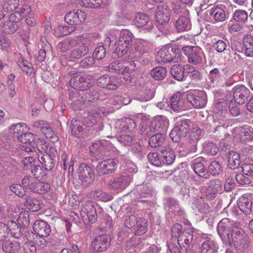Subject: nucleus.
I'll return each instance as SVG.
<instances>
[{
  "instance_id": "63",
  "label": "nucleus",
  "mask_w": 253,
  "mask_h": 253,
  "mask_svg": "<svg viewBox=\"0 0 253 253\" xmlns=\"http://www.w3.org/2000/svg\"><path fill=\"white\" fill-rule=\"evenodd\" d=\"M51 53V46L49 43L45 44L44 46L39 51L38 59L39 61H43L46 57Z\"/></svg>"
},
{
  "instance_id": "38",
  "label": "nucleus",
  "mask_w": 253,
  "mask_h": 253,
  "mask_svg": "<svg viewBox=\"0 0 253 253\" xmlns=\"http://www.w3.org/2000/svg\"><path fill=\"white\" fill-rule=\"evenodd\" d=\"M25 201V205L32 211H37L41 209V206L40 201L37 200L31 194H27L24 197Z\"/></svg>"
},
{
  "instance_id": "32",
  "label": "nucleus",
  "mask_w": 253,
  "mask_h": 253,
  "mask_svg": "<svg viewBox=\"0 0 253 253\" xmlns=\"http://www.w3.org/2000/svg\"><path fill=\"white\" fill-rule=\"evenodd\" d=\"M90 198L97 201L106 202L113 199V196L100 189L91 191L89 193Z\"/></svg>"
},
{
  "instance_id": "52",
  "label": "nucleus",
  "mask_w": 253,
  "mask_h": 253,
  "mask_svg": "<svg viewBox=\"0 0 253 253\" xmlns=\"http://www.w3.org/2000/svg\"><path fill=\"white\" fill-rule=\"evenodd\" d=\"M17 28V24L8 19L3 23L1 30L5 34H12L16 32Z\"/></svg>"
},
{
  "instance_id": "54",
  "label": "nucleus",
  "mask_w": 253,
  "mask_h": 253,
  "mask_svg": "<svg viewBox=\"0 0 253 253\" xmlns=\"http://www.w3.org/2000/svg\"><path fill=\"white\" fill-rule=\"evenodd\" d=\"M178 206V202L173 198L168 197L164 199V208L169 212H173Z\"/></svg>"
},
{
  "instance_id": "45",
  "label": "nucleus",
  "mask_w": 253,
  "mask_h": 253,
  "mask_svg": "<svg viewBox=\"0 0 253 253\" xmlns=\"http://www.w3.org/2000/svg\"><path fill=\"white\" fill-rule=\"evenodd\" d=\"M120 31L117 30H110L107 33V36L105 40L106 45L110 46L111 44L118 45V37L120 36Z\"/></svg>"
},
{
  "instance_id": "53",
  "label": "nucleus",
  "mask_w": 253,
  "mask_h": 253,
  "mask_svg": "<svg viewBox=\"0 0 253 253\" xmlns=\"http://www.w3.org/2000/svg\"><path fill=\"white\" fill-rule=\"evenodd\" d=\"M32 173L36 179L41 180L45 179L46 178L47 171L43 167L40 165H36L31 170Z\"/></svg>"
},
{
  "instance_id": "44",
  "label": "nucleus",
  "mask_w": 253,
  "mask_h": 253,
  "mask_svg": "<svg viewBox=\"0 0 253 253\" xmlns=\"http://www.w3.org/2000/svg\"><path fill=\"white\" fill-rule=\"evenodd\" d=\"M77 37L69 38L58 43L57 48L61 52H66L77 44Z\"/></svg>"
},
{
  "instance_id": "43",
  "label": "nucleus",
  "mask_w": 253,
  "mask_h": 253,
  "mask_svg": "<svg viewBox=\"0 0 253 253\" xmlns=\"http://www.w3.org/2000/svg\"><path fill=\"white\" fill-rule=\"evenodd\" d=\"M228 167L231 169L238 168L241 163L240 154L235 151H230L228 154Z\"/></svg>"
},
{
  "instance_id": "29",
  "label": "nucleus",
  "mask_w": 253,
  "mask_h": 253,
  "mask_svg": "<svg viewBox=\"0 0 253 253\" xmlns=\"http://www.w3.org/2000/svg\"><path fill=\"white\" fill-rule=\"evenodd\" d=\"M218 249L216 242L210 237L203 239L200 248L201 253H215Z\"/></svg>"
},
{
  "instance_id": "27",
  "label": "nucleus",
  "mask_w": 253,
  "mask_h": 253,
  "mask_svg": "<svg viewBox=\"0 0 253 253\" xmlns=\"http://www.w3.org/2000/svg\"><path fill=\"white\" fill-rule=\"evenodd\" d=\"M203 158L200 157L198 159L194 160L191 163L192 168L194 170L195 172L200 177L208 179L210 177V175L208 171L206 170L205 166L204 165Z\"/></svg>"
},
{
  "instance_id": "58",
  "label": "nucleus",
  "mask_w": 253,
  "mask_h": 253,
  "mask_svg": "<svg viewBox=\"0 0 253 253\" xmlns=\"http://www.w3.org/2000/svg\"><path fill=\"white\" fill-rule=\"evenodd\" d=\"M137 226L135 234L137 235H142L147 230V220L144 218H140L136 222Z\"/></svg>"
},
{
  "instance_id": "56",
  "label": "nucleus",
  "mask_w": 253,
  "mask_h": 253,
  "mask_svg": "<svg viewBox=\"0 0 253 253\" xmlns=\"http://www.w3.org/2000/svg\"><path fill=\"white\" fill-rule=\"evenodd\" d=\"M35 143V149H37L39 152V153L37 152V155L39 154L41 156L42 154H44L47 153L48 145L44 140L42 138H37V139L36 138Z\"/></svg>"
},
{
  "instance_id": "3",
  "label": "nucleus",
  "mask_w": 253,
  "mask_h": 253,
  "mask_svg": "<svg viewBox=\"0 0 253 253\" xmlns=\"http://www.w3.org/2000/svg\"><path fill=\"white\" fill-rule=\"evenodd\" d=\"M180 58L179 49L175 45L167 44L162 47L156 55L159 62H178Z\"/></svg>"
},
{
  "instance_id": "60",
  "label": "nucleus",
  "mask_w": 253,
  "mask_h": 253,
  "mask_svg": "<svg viewBox=\"0 0 253 253\" xmlns=\"http://www.w3.org/2000/svg\"><path fill=\"white\" fill-rule=\"evenodd\" d=\"M166 74V69L162 67H157L151 71V76L154 79L158 81L164 79Z\"/></svg>"
},
{
  "instance_id": "9",
  "label": "nucleus",
  "mask_w": 253,
  "mask_h": 253,
  "mask_svg": "<svg viewBox=\"0 0 253 253\" xmlns=\"http://www.w3.org/2000/svg\"><path fill=\"white\" fill-rule=\"evenodd\" d=\"M135 64L133 61H115L111 62L108 66V71L113 73H131L135 70Z\"/></svg>"
},
{
  "instance_id": "46",
  "label": "nucleus",
  "mask_w": 253,
  "mask_h": 253,
  "mask_svg": "<svg viewBox=\"0 0 253 253\" xmlns=\"http://www.w3.org/2000/svg\"><path fill=\"white\" fill-rule=\"evenodd\" d=\"M166 140V136L162 133H158L152 136L149 140V144L152 148L162 145Z\"/></svg>"
},
{
  "instance_id": "2",
  "label": "nucleus",
  "mask_w": 253,
  "mask_h": 253,
  "mask_svg": "<svg viewBox=\"0 0 253 253\" xmlns=\"http://www.w3.org/2000/svg\"><path fill=\"white\" fill-rule=\"evenodd\" d=\"M136 126V124L134 120L126 118L124 120L118 121L115 124L114 130L116 131L118 134H116L114 137L116 138L118 142L124 146L129 145L132 140L133 137L129 134H121L123 131L126 129L128 130H132Z\"/></svg>"
},
{
  "instance_id": "37",
  "label": "nucleus",
  "mask_w": 253,
  "mask_h": 253,
  "mask_svg": "<svg viewBox=\"0 0 253 253\" xmlns=\"http://www.w3.org/2000/svg\"><path fill=\"white\" fill-rule=\"evenodd\" d=\"M209 14L216 22H222L226 19L225 13L222 6H213L210 10Z\"/></svg>"
},
{
  "instance_id": "22",
  "label": "nucleus",
  "mask_w": 253,
  "mask_h": 253,
  "mask_svg": "<svg viewBox=\"0 0 253 253\" xmlns=\"http://www.w3.org/2000/svg\"><path fill=\"white\" fill-rule=\"evenodd\" d=\"M149 51L148 43L145 42H138L134 45L131 46L127 52L128 56L130 59L139 58Z\"/></svg>"
},
{
  "instance_id": "55",
  "label": "nucleus",
  "mask_w": 253,
  "mask_h": 253,
  "mask_svg": "<svg viewBox=\"0 0 253 253\" xmlns=\"http://www.w3.org/2000/svg\"><path fill=\"white\" fill-rule=\"evenodd\" d=\"M232 18L236 22L244 24L248 19V12L244 10H236L233 14Z\"/></svg>"
},
{
  "instance_id": "17",
  "label": "nucleus",
  "mask_w": 253,
  "mask_h": 253,
  "mask_svg": "<svg viewBox=\"0 0 253 253\" xmlns=\"http://www.w3.org/2000/svg\"><path fill=\"white\" fill-rule=\"evenodd\" d=\"M111 240L106 234L97 236L92 241L91 248L94 252L105 251L110 246Z\"/></svg>"
},
{
  "instance_id": "15",
  "label": "nucleus",
  "mask_w": 253,
  "mask_h": 253,
  "mask_svg": "<svg viewBox=\"0 0 253 253\" xmlns=\"http://www.w3.org/2000/svg\"><path fill=\"white\" fill-rule=\"evenodd\" d=\"M233 135L236 140L245 143L253 139V128L248 125L236 127L233 130Z\"/></svg>"
},
{
  "instance_id": "19",
  "label": "nucleus",
  "mask_w": 253,
  "mask_h": 253,
  "mask_svg": "<svg viewBox=\"0 0 253 253\" xmlns=\"http://www.w3.org/2000/svg\"><path fill=\"white\" fill-rule=\"evenodd\" d=\"M170 9L166 5H159L155 11V18L159 25H165L169 21Z\"/></svg>"
},
{
  "instance_id": "64",
  "label": "nucleus",
  "mask_w": 253,
  "mask_h": 253,
  "mask_svg": "<svg viewBox=\"0 0 253 253\" xmlns=\"http://www.w3.org/2000/svg\"><path fill=\"white\" fill-rule=\"evenodd\" d=\"M2 248L5 253H15L19 248V246L14 244L9 240H6L2 243Z\"/></svg>"
},
{
  "instance_id": "5",
  "label": "nucleus",
  "mask_w": 253,
  "mask_h": 253,
  "mask_svg": "<svg viewBox=\"0 0 253 253\" xmlns=\"http://www.w3.org/2000/svg\"><path fill=\"white\" fill-rule=\"evenodd\" d=\"M190 130L189 121L181 118H177L169 137L172 141L178 142L185 138Z\"/></svg>"
},
{
  "instance_id": "16",
  "label": "nucleus",
  "mask_w": 253,
  "mask_h": 253,
  "mask_svg": "<svg viewBox=\"0 0 253 253\" xmlns=\"http://www.w3.org/2000/svg\"><path fill=\"white\" fill-rule=\"evenodd\" d=\"M96 83L99 87L109 90H115L119 86L117 78L106 74L98 78Z\"/></svg>"
},
{
  "instance_id": "4",
  "label": "nucleus",
  "mask_w": 253,
  "mask_h": 253,
  "mask_svg": "<svg viewBox=\"0 0 253 253\" xmlns=\"http://www.w3.org/2000/svg\"><path fill=\"white\" fill-rule=\"evenodd\" d=\"M171 237L177 240L178 244L181 247L185 244L189 246L193 239V232L190 229L182 230V226L179 223L174 224L171 228Z\"/></svg>"
},
{
  "instance_id": "18",
  "label": "nucleus",
  "mask_w": 253,
  "mask_h": 253,
  "mask_svg": "<svg viewBox=\"0 0 253 253\" xmlns=\"http://www.w3.org/2000/svg\"><path fill=\"white\" fill-rule=\"evenodd\" d=\"M70 85L75 90H85L91 86L90 80L81 75L71 78L69 82Z\"/></svg>"
},
{
  "instance_id": "36",
  "label": "nucleus",
  "mask_w": 253,
  "mask_h": 253,
  "mask_svg": "<svg viewBox=\"0 0 253 253\" xmlns=\"http://www.w3.org/2000/svg\"><path fill=\"white\" fill-rule=\"evenodd\" d=\"M188 65L172 66L170 72L173 78L178 81H182L184 77V73L186 74V67L188 66Z\"/></svg>"
},
{
  "instance_id": "57",
  "label": "nucleus",
  "mask_w": 253,
  "mask_h": 253,
  "mask_svg": "<svg viewBox=\"0 0 253 253\" xmlns=\"http://www.w3.org/2000/svg\"><path fill=\"white\" fill-rule=\"evenodd\" d=\"M17 64L21 70L27 75H30L34 72L32 64L22 57L17 61Z\"/></svg>"
},
{
  "instance_id": "26",
  "label": "nucleus",
  "mask_w": 253,
  "mask_h": 253,
  "mask_svg": "<svg viewBox=\"0 0 253 253\" xmlns=\"http://www.w3.org/2000/svg\"><path fill=\"white\" fill-rule=\"evenodd\" d=\"M35 235L47 237L51 232L50 226L45 221L42 220L35 221L33 226Z\"/></svg>"
},
{
  "instance_id": "61",
  "label": "nucleus",
  "mask_w": 253,
  "mask_h": 253,
  "mask_svg": "<svg viewBox=\"0 0 253 253\" xmlns=\"http://www.w3.org/2000/svg\"><path fill=\"white\" fill-rule=\"evenodd\" d=\"M50 189V184L43 182H39L37 180L33 192L39 194H44L48 192Z\"/></svg>"
},
{
  "instance_id": "40",
  "label": "nucleus",
  "mask_w": 253,
  "mask_h": 253,
  "mask_svg": "<svg viewBox=\"0 0 253 253\" xmlns=\"http://www.w3.org/2000/svg\"><path fill=\"white\" fill-rule=\"evenodd\" d=\"M37 158L41 163L42 167L47 171H50L54 167V163L51 156L47 153L42 154L41 156L38 154Z\"/></svg>"
},
{
  "instance_id": "1",
  "label": "nucleus",
  "mask_w": 253,
  "mask_h": 253,
  "mask_svg": "<svg viewBox=\"0 0 253 253\" xmlns=\"http://www.w3.org/2000/svg\"><path fill=\"white\" fill-rule=\"evenodd\" d=\"M103 114V111L99 108H92L88 111V115L83 121L73 119L71 121L72 134L79 138L87 136L92 127L95 130L100 125V118Z\"/></svg>"
},
{
  "instance_id": "30",
  "label": "nucleus",
  "mask_w": 253,
  "mask_h": 253,
  "mask_svg": "<svg viewBox=\"0 0 253 253\" xmlns=\"http://www.w3.org/2000/svg\"><path fill=\"white\" fill-rule=\"evenodd\" d=\"M134 24L138 28H141L146 25L148 31L151 30L154 28L152 22L150 21L149 16L142 13H138L136 15L134 19Z\"/></svg>"
},
{
  "instance_id": "47",
  "label": "nucleus",
  "mask_w": 253,
  "mask_h": 253,
  "mask_svg": "<svg viewBox=\"0 0 253 253\" xmlns=\"http://www.w3.org/2000/svg\"><path fill=\"white\" fill-rule=\"evenodd\" d=\"M186 68V74L191 81L198 82L202 79V74L199 70L190 65Z\"/></svg>"
},
{
  "instance_id": "51",
  "label": "nucleus",
  "mask_w": 253,
  "mask_h": 253,
  "mask_svg": "<svg viewBox=\"0 0 253 253\" xmlns=\"http://www.w3.org/2000/svg\"><path fill=\"white\" fill-rule=\"evenodd\" d=\"M131 194L139 196L137 199L146 198L151 195V190L146 185H139L131 192Z\"/></svg>"
},
{
  "instance_id": "59",
  "label": "nucleus",
  "mask_w": 253,
  "mask_h": 253,
  "mask_svg": "<svg viewBox=\"0 0 253 253\" xmlns=\"http://www.w3.org/2000/svg\"><path fill=\"white\" fill-rule=\"evenodd\" d=\"M9 232H10L12 237L16 239H19L22 236L21 228L15 221L13 220L9 221Z\"/></svg>"
},
{
  "instance_id": "8",
  "label": "nucleus",
  "mask_w": 253,
  "mask_h": 253,
  "mask_svg": "<svg viewBox=\"0 0 253 253\" xmlns=\"http://www.w3.org/2000/svg\"><path fill=\"white\" fill-rule=\"evenodd\" d=\"M132 34L128 30L124 29L120 31V36L118 37V45L117 46L114 53L118 57L126 54L132 45Z\"/></svg>"
},
{
  "instance_id": "49",
  "label": "nucleus",
  "mask_w": 253,
  "mask_h": 253,
  "mask_svg": "<svg viewBox=\"0 0 253 253\" xmlns=\"http://www.w3.org/2000/svg\"><path fill=\"white\" fill-rule=\"evenodd\" d=\"M203 152L208 155L215 156L219 151L218 145L211 141H206L203 146Z\"/></svg>"
},
{
  "instance_id": "11",
  "label": "nucleus",
  "mask_w": 253,
  "mask_h": 253,
  "mask_svg": "<svg viewBox=\"0 0 253 253\" xmlns=\"http://www.w3.org/2000/svg\"><path fill=\"white\" fill-rule=\"evenodd\" d=\"M132 174H126L112 178L108 183L110 190L122 192L125 190L132 181Z\"/></svg>"
},
{
  "instance_id": "24",
  "label": "nucleus",
  "mask_w": 253,
  "mask_h": 253,
  "mask_svg": "<svg viewBox=\"0 0 253 253\" xmlns=\"http://www.w3.org/2000/svg\"><path fill=\"white\" fill-rule=\"evenodd\" d=\"M18 141L23 143L25 145L23 146L24 150L27 152H32L35 151V141L37 136L33 133H23L16 136Z\"/></svg>"
},
{
  "instance_id": "28",
  "label": "nucleus",
  "mask_w": 253,
  "mask_h": 253,
  "mask_svg": "<svg viewBox=\"0 0 253 253\" xmlns=\"http://www.w3.org/2000/svg\"><path fill=\"white\" fill-rule=\"evenodd\" d=\"M229 125V120L223 114H214L211 125L213 131H219L227 127Z\"/></svg>"
},
{
  "instance_id": "13",
  "label": "nucleus",
  "mask_w": 253,
  "mask_h": 253,
  "mask_svg": "<svg viewBox=\"0 0 253 253\" xmlns=\"http://www.w3.org/2000/svg\"><path fill=\"white\" fill-rule=\"evenodd\" d=\"M118 160L116 159H107L98 163L96 171L100 176L114 173L116 170Z\"/></svg>"
},
{
  "instance_id": "6",
  "label": "nucleus",
  "mask_w": 253,
  "mask_h": 253,
  "mask_svg": "<svg viewBox=\"0 0 253 253\" xmlns=\"http://www.w3.org/2000/svg\"><path fill=\"white\" fill-rule=\"evenodd\" d=\"M76 46L70 52V59H80L83 56L87 55L89 51V40L83 35L77 37Z\"/></svg>"
},
{
  "instance_id": "10",
  "label": "nucleus",
  "mask_w": 253,
  "mask_h": 253,
  "mask_svg": "<svg viewBox=\"0 0 253 253\" xmlns=\"http://www.w3.org/2000/svg\"><path fill=\"white\" fill-rule=\"evenodd\" d=\"M81 215L85 223H94L97 219V211L95 207V203L90 201H86L82 205Z\"/></svg>"
},
{
  "instance_id": "62",
  "label": "nucleus",
  "mask_w": 253,
  "mask_h": 253,
  "mask_svg": "<svg viewBox=\"0 0 253 253\" xmlns=\"http://www.w3.org/2000/svg\"><path fill=\"white\" fill-rule=\"evenodd\" d=\"M37 180L31 176H25L22 180L23 187L33 192Z\"/></svg>"
},
{
  "instance_id": "41",
  "label": "nucleus",
  "mask_w": 253,
  "mask_h": 253,
  "mask_svg": "<svg viewBox=\"0 0 253 253\" xmlns=\"http://www.w3.org/2000/svg\"><path fill=\"white\" fill-rule=\"evenodd\" d=\"M243 42L245 55L248 57H253V37L247 35L243 38Z\"/></svg>"
},
{
  "instance_id": "39",
  "label": "nucleus",
  "mask_w": 253,
  "mask_h": 253,
  "mask_svg": "<svg viewBox=\"0 0 253 253\" xmlns=\"http://www.w3.org/2000/svg\"><path fill=\"white\" fill-rule=\"evenodd\" d=\"M250 243L249 236L233 241L235 249L238 253H246Z\"/></svg>"
},
{
  "instance_id": "34",
  "label": "nucleus",
  "mask_w": 253,
  "mask_h": 253,
  "mask_svg": "<svg viewBox=\"0 0 253 253\" xmlns=\"http://www.w3.org/2000/svg\"><path fill=\"white\" fill-rule=\"evenodd\" d=\"M109 0H80V5L86 8H100L109 4Z\"/></svg>"
},
{
  "instance_id": "14",
  "label": "nucleus",
  "mask_w": 253,
  "mask_h": 253,
  "mask_svg": "<svg viewBox=\"0 0 253 253\" xmlns=\"http://www.w3.org/2000/svg\"><path fill=\"white\" fill-rule=\"evenodd\" d=\"M187 100L196 108L204 107L207 102L206 92L202 90H194L187 94Z\"/></svg>"
},
{
  "instance_id": "21",
  "label": "nucleus",
  "mask_w": 253,
  "mask_h": 253,
  "mask_svg": "<svg viewBox=\"0 0 253 253\" xmlns=\"http://www.w3.org/2000/svg\"><path fill=\"white\" fill-rule=\"evenodd\" d=\"M169 126L168 119L162 115H158L154 117L151 122L150 128L151 131H159L165 132Z\"/></svg>"
},
{
  "instance_id": "35",
  "label": "nucleus",
  "mask_w": 253,
  "mask_h": 253,
  "mask_svg": "<svg viewBox=\"0 0 253 253\" xmlns=\"http://www.w3.org/2000/svg\"><path fill=\"white\" fill-rule=\"evenodd\" d=\"M178 32L188 31L191 29V23L187 16H180L174 24Z\"/></svg>"
},
{
  "instance_id": "50",
  "label": "nucleus",
  "mask_w": 253,
  "mask_h": 253,
  "mask_svg": "<svg viewBox=\"0 0 253 253\" xmlns=\"http://www.w3.org/2000/svg\"><path fill=\"white\" fill-rule=\"evenodd\" d=\"M19 5V0H3L1 3L3 10L6 12L15 11Z\"/></svg>"
},
{
  "instance_id": "20",
  "label": "nucleus",
  "mask_w": 253,
  "mask_h": 253,
  "mask_svg": "<svg viewBox=\"0 0 253 253\" xmlns=\"http://www.w3.org/2000/svg\"><path fill=\"white\" fill-rule=\"evenodd\" d=\"M222 185L218 179L211 180L209 183L208 187L203 186L201 187V191L204 193L206 196L209 199L215 197V195L222 191Z\"/></svg>"
},
{
  "instance_id": "33",
  "label": "nucleus",
  "mask_w": 253,
  "mask_h": 253,
  "mask_svg": "<svg viewBox=\"0 0 253 253\" xmlns=\"http://www.w3.org/2000/svg\"><path fill=\"white\" fill-rule=\"evenodd\" d=\"M161 163L166 165H170L175 160V156L173 151L169 147H162L161 148Z\"/></svg>"
},
{
  "instance_id": "7",
  "label": "nucleus",
  "mask_w": 253,
  "mask_h": 253,
  "mask_svg": "<svg viewBox=\"0 0 253 253\" xmlns=\"http://www.w3.org/2000/svg\"><path fill=\"white\" fill-rule=\"evenodd\" d=\"M78 182L84 187H88L94 181L95 174L93 169L83 163L79 166L78 169Z\"/></svg>"
},
{
  "instance_id": "25",
  "label": "nucleus",
  "mask_w": 253,
  "mask_h": 253,
  "mask_svg": "<svg viewBox=\"0 0 253 253\" xmlns=\"http://www.w3.org/2000/svg\"><path fill=\"white\" fill-rule=\"evenodd\" d=\"M240 211L246 215L250 214L253 211V205L251 196L243 195L237 201Z\"/></svg>"
},
{
  "instance_id": "42",
  "label": "nucleus",
  "mask_w": 253,
  "mask_h": 253,
  "mask_svg": "<svg viewBox=\"0 0 253 253\" xmlns=\"http://www.w3.org/2000/svg\"><path fill=\"white\" fill-rule=\"evenodd\" d=\"M230 232L233 241L249 236L237 223H233Z\"/></svg>"
},
{
  "instance_id": "31",
  "label": "nucleus",
  "mask_w": 253,
  "mask_h": 253,
  "mask_svg": "<svg viewBox=\"0 0 253 253\" xmlns=\"http://www.w3.org/2000/svg\"><path fill=\"white\" fill-rule=\"evenodd\" d=\"M233 223L228 218H224L221 219L218 223L217 230L221 238L229 236Z\"/></svg>"
},
{
  "instance_id": "48",
  "label": "nucleus",
  "mask_w": 253,
  "mask_h": 253,
  "mask_svg": "<svg viewBox=\"0 0 253 253\" xmlns=\"http://www.w3.org/2000/svg\"><path fill=\"white\" fill-rule=\"evenodd\" d=\"M15 78L14 74H10L8 75L6 82L8 95L11 98L14 97L16 94V88L14 82Z\"/></svg>"
},
{
  "instance_id": "12",
  "label": "nucleus",
  "mask_w": 253,
  "mask_h": 253,
  "mask_svg": "<svg viewBox=\"0 0 253 253\" xmlns=\"http://www.w3.org/2000/svg\"><path fill=\"white\" fill-rule=\"evenodd\" d=\"M183 52L187 56L188 62L197 65L202 62L203 52L201 48L198 47L185 46L182 47Z\"/></svg>"
},
{
  "instance_id": "23",
  "label": "nucleus",
  "mask_w": 253,
  "mask_h": 253,
  "mask_svg": "<svg viewBox=\"0 0 253 253\" xmlns=\"http://www.w3.org/2000/svg\"><path fill=\"white\" fill-rule=\"evenodd\" d=\"M235 102L243 104L247 100L250 93V90L244 85H238L233 88Z\"/></svg>"
}]
</instances>
